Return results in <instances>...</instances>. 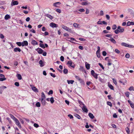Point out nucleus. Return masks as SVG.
<instances>
[{
    "mask_svg": "<svg viewBox=\"0 0 134 134\" xmlns=\"http://www.w3.org/2000/svg\"><path fill=\"white\" fill-rule=\"evenodd\" d=\"M61 26L63 29L67 31L71 32H72L71 29H70L69 27H67L66 26L63 25H62Z\"/></svg>",
    "mask_w": 134,
    "mask_h": 134,
    "instance_id": "1",
    "label": "nucleus"
},
{
    "mask_svg": "<svg viewBox=\"0 0 134 134\" xmlns=\"http://www.w3.org/2000/svg\"><path fill=\"white\" fill-rule=\"evenodd\" d=\"M124 30V29L123 28H122L121 29H120V30H118V29H116L114 31V32L116 34H118L119 32H122Z\"/></svg>",
    "mask_w": 134,
    "mask_h": 134,
    "instance_id": "2",
    "label": "nucleus"
},
{
    "mask_svg": "<svg viewBox=\"0 0 134 134\" xmlns=\"http://www.w3.org/2000/svg\"><path fill=\"white\" fill-rule=\"evenodd\" d=\"M35 50L39 54H42L43 51L41 48H38L35 49Z\"/></svg>",
    "mask_w": 134,
    "mask_h": 134,
    "instance_id": "3",
    "label": "nucleus"
},
{
    "mask_svg": "<svg viewBox=\"0 0 134 134\" xmlns=\"http://www.w3.org/2000/svg\"><path fill=\"white\" fill-rule=\"evenodd\" d=\"M50 26L54 28L57 27L58 25L53 23H51L50 24Z\"/></svg>",
    "mask_w": 134,
    "mask_h": 134,
    "instance_id": "4",
    "label": "nucleus"
},
{
    "mask_svg": "<svg viewBox=\"0 0 134 134\" xmlns=\"http://www.w3.org/2000/svg\"><path fill=\"white\" fill-rule=\"evenodd\" d=\"M15 122L16 124L19 127L21 128V125L19 120L18 119H16L15 120Z\"/></svg>",
    "mask_w": 134,
    "mask_h": 134,
    "instance_id": "5",
    "label": "nucleus"
},
{
    "mask_svg": "<svg viewBox=\"0 0 134 134\" xmlns=\"http://www.w3.org/2000/svg\"><path fill=\"white\" fill-rule=\"evenodd\" d=\"M72 62L71 61H68L67 63V64H69L70 65V66L71 67H72L73 68H74L75 67V65H72Z\"/></svg>",
    "mask_w": 134,
    "mask_h": 134,
    "instance_id": "6",
    "label": "nucleus"
},
{
    "mask_svg": "<svg viewBox=\"0 0 134 134\" xmlns=\"http://www.w3.org/2000/svg\"><path fill=\"white\" fill-rule=\"evenodd\" d=\"M21 43L22 47H24V46H27L28 45V42L26 41H23V42H21Z\"/></svg>",
    "mask_w": 134,
    "mask_h": 134,
    "instance_id": "7",
    "label": "nucleus"
},
{
    "mask_svg": "<svg viewBox=\"0 0 134 134\" xmlns=\"http://www.w3.org/2000/svg\"><path fill=\"white\" fill-rule=\"evenodd\" d=\"M82 110L85 113H87L88 111V110L86 108V107L84 105L82 108Z\"/></svg>",
    "mask_w": 134,
    "mask_h": 134,
    "instance_id": "8",
    "label": "nucleus"
},
{
    "mask_svg": "<svg viewBox=\"0 0 134 134\" xmlns=\"http://www.w3.org/2000/svg\"><path fill=\"white\" fill-rule=\"evenodd\" d=\"M18 4V2L17 1H12L11 3V5L13 6L17 5Z\"/></svg>",
    "mask_w": 134,
    "mask_h": 134,
    "instance_id": "9",
    "label": "nucleus"
},
{
    "mask_svg": "<svg viewBox=\"0 0 134 134\" xmlns=\"http://www.w3.org/2000/svg\"><path fill=\"white\" fill-rule=\"evenodd\" d=\"M60 4H61L60 2H57L53 4V6L55 7H58Z\"/></svg>",
    "mask_w": 134,
    "mask_h": 134,
    "instance_id": "10",
    "label": "nucleus"
},
{
    "mask_svg": "<svg viewBox=\"0 0 134 134\" xmlns=\"http://www.w3.org/2000/svg\"><path fill=\"white\" fill-rule=\"evenodd\" d=\"M14 51L15 52H20L21 51V49L19 48L16 47L14 48Z\"/></svg>",
    "mask_w": 134,
    "mask_h": 134,
    "instance_id": "11",
    "label": "nucleus"
},
{
    "mask_svg": "<svg viewBox=\"0 0 134 134\" xmlns=\"http://www.w3.org/2000/svg\"><path fill=\"white\" fill-rule=\"evenodd\" d=\"M39 63L40 64V66L41 67L44 66V64L42 60H40L39 61Z\"/></svg>",
    "mask_w": 134,
    "mask_h": 134,
    "instance_id": "12",
    "label": "nucleus"
},
{
    "mask_svg": "<svg viewBox=\"0 0 134 134\" xmlns=\"http://www.w3.org/2000/svg\"><path fill=\"white\" fill-rule=\"evenodd\" d=\"M31 43L34 45L37 44V42L34 40H32L31 41Z\"/></svg>",
    "mask_w": 134,
    "mask_h": 134,
    "instance_id": "13",
    "label": "nucleus"
},
{
    "mask_svg": "<svg viewBox=\"0 0 134 134\" xmlns=\"http://www.w3.org/2000/svg\"><path fill=\"white\" fill-rule=\"evenodd\" d=\"M16 77L18 79L20 80L22 79V77L20 74H17L16 75Z\"/></svg>",
    "mask_w": 134,
    "mask_h": 134,
    "instance_id": "14",
    "label": "nucleus"
},
{
    "mask_svg": "<svg viewBox=\"0 0 134 134\" xmlns=\"http://www.w3.org/2000/svg\"><path fill=\"white\" fill-rule=\"evenodd\" d=\"M110 41L113 43L115 44L116 43V42L115 40L113 38L111 37L110 39Z\"/></svg>",
    "mask_w": 134,
    "mask_h": 134,
    "instance_id": "15",
    "label": "nucleus"
},
{
    "mask_svg": "<svg viewBox=\"0 0 134 134\" xmlns=\"http://www.w3.org/2000/svg\"><path fill=\"white\" fill-rule=\"evenodd\" d=\"M10 116L14 121L17 119L12 114H10L9 115Z\"/></svg>",
    "mask_w": 134,
    "mask_h": 134,
    "instance_id": "16",
    "label": "nucleus"
},
{
    "mask_svg": "<svg viewBox=\"0 0 134 134\" xmlns=\"http://www.w3.org/2000/svg\"><path fill=\"white\" fill-rule=\"evenodd\" d=\"M45 15L47 17L51 19H52L53 18V16L50 14H46Z\"/></svg>",
    "mask_w": 134,
    "mask_h": 134,
    "instance_id": "17",
    "label": "nucleus"
},
{
    "mask_svg": "<svg viewBox=\"0 0 134 134\" xmlns=\"http://www.w3.org/2000/svg\"><path fill=\"white\" fill-rule=\"evenodd\" d=\"M41 94H42L41 99H42V100H43V99H45L46 98V96L44 94V93L43 92H42Z\"/></svg>",
    "mask_w": 134,
    "mask_h": 134,
    "instance_id": "18",
    "label": "nucleus"
},
{
    "mask_svg": "<svg viewBox=\"0 0 134 134\" xmlns=\"http://www.w3.org/2000/svg\"><path fill=\"white\" fill-rule=\"evenodd\" d=\"M90 4V2H83L82 3V5H86L87 4Z\"/></svg>",
    "mask_w": 134,
    "mask_h": 134,
    "instance_id": "19",
    "label": "nucleus"
},
{
    "mask_svg": "<svg viewBox=\"0 0 134 134\" xmlns=\"http://www.w3.org/2000/svg\"><path fill=\"white\" fill-rule=\"evenodd\" d=\"M88 115L92 119H93L94 118V116H93V115L91 113H90L88 114Z\"/></svg>",
    "mask_w": 134,
    "mask_h": 134,
    "instance_id": "20",
    "label": "nucleus"
},
{
    "mask_svg": "<svg viewBox=\"0 0 134 134\" xmlns=\"http://www.w3.org/2000/svg\"><path fill=\"white\" fill-rule=\"evenodd\" d=\"M32 90L35 92H38V90L35 87H33L32 88Z\"/></svg>",
    "mask_w": 134,
    "mask_h": 134,
    "instance_id": "21",
    "label": "nucleus"
},
{
    "mask_svg": "<svg viewBox=\"0 0 134 134\" xmlns=\"http://www.w3.org/2000/svg\"><path fill=\"white\" fill-rule=\"evenodd\" d=\"M67 81L68 83L69 84L70 83H71V84H72L74 82V81L73 80H67Z\"/></svg>",
    "mask_w": 134,
    "mask_h": 134,
    "instance_id": "22",
    "label": "nucleus"
},
{
    "mask_svg": "<svg viewBox=\"0 0 134 134\" xmlns=\"http://www.w3.org/2000/svg\"><path fill=\"white\" fill-rule=\"evenodd\" d=\"M96 54L98 57L99 58L100 57V51H97Z\"/></svg>",
    "mask_w": 134,
    "mask_h": 134,
    "instance_id": "23",
    "label": "nucleus"
},
{
    "mask_svg": "<svg viewBox=\"0 0 134 134\" xmlns=\"http://www.w3.org/2000/svg\"><path fill=\"white\" fill-rule=\"evenodd\" d=\"M41 102L42 104L43 105H45L46 104V102L45 101L44 99H43V100L41 99Z\"/></svg>",
    "mask_w": 134,
    "mask_h": 134,
    "instance_id": "24",
    "label": "nucleus"
},
{
    "mask_svg": "<svg viewBox=\"0 0 134 134\" xmlns=\"http://www.w3.org/2000/svg\"><path fill=\"white\" fill-rule=\"evenodd\" d=\"M80 69L82 71L84 72H86V71L84 69V67L80 66Z\"/></svg>",
    "mask_w": 134,
    "mask_h": 134,
    "instance_id": "25",
    "label": "nucleus"
},
{
    "mask_svg": "<svg viewBox=\"0 0 134 134\" xmlns=\"http://www.w3.org/2000/svg\"><path fill=\"white\" fill-rule=\"evenodd\" d=\"M80 82L82 85H84L85 83L84 81L82 79H80L79 80Z\"/></svg>",
    "mask_w": 134,
    "mask_h": 134,
    "instance_id": "26",
    "label": "nucleus"
},
{
    "mask_svg": "<svg viewBox=\"0 0 134 134\" xmlns=\"http://www.w3.org/2000/svg\"><path fill=\"white\" fill-rule=\"evenodd\" d=\"M122 45L126 47H127L129 46V44L124 42H122L121 43Z\"/></svg>",
    "mask_w": 134,
    "mask_h": 134,
    "instance_id": "27",
    "label": "nucleus"
},
{
    "mask_svg": "<svg viewBox=\"0 0 134 134\" xmlns=\"http://www.w3.org/2000/svg\"><path fill=\"white\" fill-rule=\"evenodd\" d=\"M10 18V16L9 15L7 14L5 16V20H8Z\"/></svg>",
    "mask_w": 134,
    "mask_h": 134,
    "instance_id": "28",
    "label": "nucleus"
},
{
    "mask_svg": "<svg viewBox=\"0 0 134 134\" xmlns=\"http://www.w3.org/2000/svg\"><path fill=\"white\" fill-rule=\"evenodd\" d=\"M108 87L111 89L113 90H114V87L111 84H108Z\"/></svg>",
    "mask_w": 134,
    "mask_h": 134,
    "instance_id": "29",
    "label": "nucleus"
},
{
    "mask_svg": "<svg viewBox=\"0 0 134 134\" xmlns=\"http://www.w3.org/2000/svg\"><path fill=\"white\" fill-rule=\"evenodd\" d=\"M74 116L76 117L78 119H80L81 117L78 114H75Z\"/></svg>",
    "mask_w": 134,
    "mask_h": 134,
    "instance_id": "30",
    "label": "nucleus"
},
{
    "mask_svg": "<svg viewBox=\"0 0 134 134\" xmlns=\"http://www.w3.org/2000/svg\"><path fill=\"white\" fill-rule=\"evenodd\" d=\"M86 67V68L88 70L90 68V65L89 64H86L85 65Z\"/></svg>",
    "mask_w": 134,
    "mask_h": 134,
    "instance_id": "31",
    "label": "nucleus"
},
{
    "mask_svg": "<svg viewBox=\"0 0 134 134\" xmlns=\"http://www.w3.org/2000/svg\"><path fill=\"white\" fill-rule=\"evenodd\" d=\"M50 101L51 103L52 104L54 102V98L53 97H52L50 98Z\"/></svg>",
    "mask_w": 134,
    "mask_h": 134,
    "instance_id": "32",
    "label": "nucleus"
},
{
    "mask_svg": "<svg viewBox=\"0 0 134 134\" xmlns=\"http://www.w3.org/2000/svg\"><path fill=\"white\" fill-rule=\"evenodd\" d=\"M74 26L76 27H77L79 26V24L76 23H74L73 24Z\"/></svg>",
    "mask_w": 134,
    "mask_h": 134,
    "instance_id": "33",
    "label": "nucleus"
},
{
    "mask_svg": "<svg viewBox=\"0 0 134 134\" xmlns=\"http://www.w3.org/2000/svg\"><path fill=\"white\" fill-rule=\"evenodd\" d=\"M63 72L65 74H67L68 72V70L66 68H64L63 70Z\"/></svg>",
    "mask_w": 134,
    "mask_h": 134,
    "instance_id": "34",
    "label": "nucleus"
},
{
    "mask_svg": "<svg viewBox=\"0 0 134 134\" xmlns=\"http://www.w3.org/2000/svg\"><path fill=\"white\" fill-rule=\"evenodd\" d=\"M107 104L108 105L110 106L111 107L112 106V104L110 102H107Z\"/></svg>",
    "mask_w": 134,
    "mask_h": 134,
    "instance_id": "35",
    "label": "nucleus"
},
{
    "mask_svg": "<svg viewBox=\"0 0 134 134\" xmlns=\"http://www.w3.org/2000/svg\"><path fill=\"white\" fill-rule=\"evenodd\" d=\"M40 46L41 47L43 48H45V47L44 46V44L41 43H40Z\"/></svg>",
    "mask_w": 134,
    "mask_h": 134,
    "instance_id": "36",
    "label": "nucleus"
},
{
    "mask_svg": "<svg viewBox=\"0 0 134 134\" xmlns=\"http://www.w3.org/2000/svg\"><path fill=\"white\" fill-rule=\"evenodd\" d=\"M16 44L19 46H22L21 42H17L16 43Z\"/></svg>",
    "mask_w": 134,
    "mask_h": 134,
    "instance_id": "37",
    "label": "nucleus"
},
{
    "mask_svg": "<svg viewBox=\"0 0 134 134\" xmlns=\"http://www.w3.org/2000/svg\"><path fill=\"white\" fill-rule=\"evenodd\" d=\"M125 130H126L127 133H128V134L129 133V132H130L129 130V128L128 127H127L126 128Z\"/></svg>",
    "mask_w": 134,
    "mask_h": 134,
    "instance_id": "38",
    "label": "nucleus"
},
{
    "mask_svg": "<svg viewBox=\"0 0 134 134\" xmlns=\"http://www.w3.org/2000/svg\"><path fill=\"white\" fill-rule=\"evenodd\" d=\"M92 76L96 79L98 78V74L95 73L92 75Z\"/></svg>",
    "mask_w": 134,
    "mask_h": 134,
    "instance_id": "39",
    "label": "nucleus"
},
{
    "mask_svg": "<svg viewBox=\"0 0 134 134\" xmlns=\"http://www.w3.org/2000/svg\"><path fill=\"white\" fill-rule=\"evenodd\" d=\"M36 105L37 107H40V102H37L36 104Z\"/></svg>",
    "mask_w": 134,
    "mask_h": 134,
    "instance_id": "40",
    "label": "nucleus"
},
{
    "mask_svg": "<svg viewBox=\"0 0 134 134\" xmlns=\"http://www.w3.org/2000/svg\"><path fill=\"white\" fill-rule=\"evenodd\" d=\"M130 93L129 92H126L125 93V94L126 96L128 97H129Z\"/></svg>",
    "mask_w": 134,
    "mask_h": 134,
    "instance_id": "41",
    "label": "nucleus"
},
{
    "mask_svg": "<svg viewBox=\"0 0 134 134\" xmlns=\"http://www.w3.org/2000/svg\"><path fill=\"white\" fill-rule=\"evenodd\" d=\"M116 27L117 26L116 25H114L112 26V29L114 30L115 29Z\"/></svg>",
    "mask_w": 134,
    "mask_h": 134,
    "instance_id": "42",
    "label": "nucleus"
},
{
    "mask_svg": "<svg viewBox=\"0 0 134 134\" xmlns=\"http://www.w3.org/2000/svg\"><path fill=\"white\" fill-rule=\"evenodd\" d=\"M6 79V78L5 77H2L0 78V81H3L4 80H5Z\"/></svg>",
    "mask_w": 134,
    "mask_h": 134,
    "instance_id": "43",
    "label": "nucleus"
},
{
    "mask_svg": "<svg viewBox=\"0 0 134 134\" xmlns=\"http://www.w3.org/2000/svg\"><path fill=\"white\" fill-rule=\"evenodd\" d=\"M14 85L16 86H17V87H18L19 86V83L18 82H16L15 83H14Z\"/></svg>",
    "mask_w": 134,
    "mask_h": 134,
    "instance_id": "44",
    "label": "nucleus"
},
{
    "mask_svg": "<svg viewBox=\"0 0 134 134\" xmlns=\"http://www.w3.org/2000/svg\"><path fill=\"white\" fill-rule=\"evenodd\" d=\"M50 74L51 75V76H52L54 78V77H55L56 76L54 74H53L52 73H50Z\"/></svg>",
    "mask_w": 134,
    "mask_h": 134,
    "instance_id": "45",
    "label": "nucleus"
},
{
    "mask_svg": "<svg viewBox=\"0 0 134 134\" xmlns=\"http://www.w3.org/2000/svg\"><path fill=\"white\" fill-rule=\"evenodd\" d=\"M125 57L127 58H130V55L128 53H127L125 55Z\"/></svg>",
    "mask_w": 134,
    "mask_h": 134,
    "instance_id": "46",
    "label": "nucleus"
},
{
    "mask_svg": "<svg viewBox=\"0 0 134 134\" xmlns=\"http://www.w3.org/2000/svg\"><path fill=\"white\" fill-rule=\"evenodd\" d=\"M60 60L62 61V62H63L64 61V57H63V56H62L60 57Z\"/></svg>",
    "mask_w": 134,
    "mask_h": 134,
    "instance_id": "47",
    "label": "nucleus"
},
{
    "mask_svg": "<svg viewBox=\"0 0 134 134\" xmlns=\"http://www.w3.org/2000/svg\"><path fill=\"white\" fill-rule=\"evenodd\" d=\"M98 64L103 69H104V67L103 65L101 63H98Z\"/></svg>",
    "mask_w": 134,
    "mask_h": 134,
    "instance_id": "48",
    "label": "nucleus"
},
{
    "mask_svg": "<svg viewBox=\"0 0 134 134\" xmlns=\"http://www.w3.org/2000/svg\"><path fill=\"white\" fill-rule=\"evenodd\" d=\"M113 81V82L114 83L115 85H116L117 84V82L116 81V80L115 79H112Z\"/></svg>",
    "mask_w": 134,
    "mask_h": 134,
    "instance_id": "49",
    "label": "nucleus"
},
{
    "mask_svg": "<svg viewBox=\"0 0 134 134\" xmlns=\"http://www.w3.org/2000/svg\"><path fill=\"white\" fill-rule=\"evenodd\" d=\"M34 126L36 128L38 127H39V125L37 124L34 123Z\"/></svg>",
    "mask_w": 134,
    "mask_h": 134,
    "instance_id": "50",
    "label": "nucleus"
},
{
    "mask_svg": "<svg viewBox=\"0 0 134 134\" xmlns=\"http://www.w3.org/2000/svg\"><path fill=\"white\" fill-rule=\"evenodd\" d=\"M104 15V12L103 11L101 10L100 12V16H102Z\"/></svg>",
    "mask_w": 134,
    "mask_h": 134,
    "instance_id": "51",
    "label": "nucleus"
},
{
    "mask_svg": "<svg viewBox=\"0 0 134 134\" xmlns=\"http://www.w3.org/2000/svg\"><path fill=\"white\" fill-rule=\"evenodd\" d=\"M79 11L80 12H83L85 11V9L83 8H81L79 10Z\"/></svg>",
    "mask_w": 134,
    "mask_h": 134,
    "instance_id": "52",
    "label": "nucleus"
},
{
    "mask_svg": "<svg viewBox=\"0 0 134 134\" xmlns=\"http://www.w3.org/2000/svg\"><path fill=\"white\" fill-rule=\"evenodd\" d=\"M102 54L104 56H106L107 55L106 52L105 51H103L102 52Z\"/></svg>",
    "mask_w": 134,
    "mask_h": 134,
    "instance_id": "53",
    "label": "nucleus"
},
{
    "mask_svg": "<svg viewBox=\"0 0 134 134\" xmlns=\"http://www.w3.org/2000/svg\"><path fill=\"white\" fill-rule=\"evenodd\" d=\"M134 88L133 87V86H131L129 87V90L130 91L133 90H134Z\"/></svg>",
    "mask_w": 134,
    "mask_h": 134,
    "instance_id": "54",
    "label": "nucleus"
},
{
    "mask_svg": "<svg viewBox=\"0 0 134 134\" xmlns=\"http://www.w3.org/2000/svg\"><path fill=\"white\" fill-rule=\"evenodd\" d=\"M79 40L80 41H85V39L82 38H80L79 39Z\"/></svg>",
    "mask_w": 134,
    "mask_h": 134,
    "instance_id": "55",
    "label": "nucleus"
},
{
    "mask_svg": "<svg viewBox=\"0 0 134 134\" xmlns=\"http://www.w3.org/2000/svg\"><path fill=\"white\" fill-rule=\"evenodd\" d=\"M113 118H116L118 117L117 115L115 113L113 115Z\"/></svg>",
    "mask_w": 134,
    "mask_h": 134,
    "instance_id": "56",
    "label": "nucleus"
},
{
    "mask_svg": "<svg viewBox=\"0 0 134 134\" xmlns=\"http://www.w3.org/2000/svg\"><path fill=\"white\" fill-rule=\"evenodd\" d=\"M106 17L108 20H109L110 19V17L108 15H106Z\"/></svg>",
    "mask_w": 134,
    "mask_h": 134,
    "instance_id": "57",
    "label": "nucleus"
},
{
    "mask_svg": "<svg viewBox=\"0 0 134 134\" xmlns=\"http://www.w3.org/2000/svg\"><path fill=\"white\" fill-rule=\"evenodd\" d=\"M68 116L70 119H72L73 118V116L70 114L68 115Z\"/></svg>",
    "mask_w": 134,
    "mask_h": 134,
    "instance_id": "58",
    "label": "nucleus"
},
{
    "mask_svg": "<svg viewBox=\"0 0 134 134\" xmlns=\"http://www.w3.org/2000/svg\"><path fill=\"white\" fill-rule=\"evenodd\" d=\"M56 11L57 12H58L59 13H60L61 12V10L60 9H56Z\"/></svg>",
    "mask_w": 134,
    "mask_h": 134,
    "instance_id": "59",
    "label": "nucleus"
},
{
    "mask_svg": "<svg viewBox=\"0 0 134 134\" xmlns=\"http://www.w3.org/2000/svg\"><path fill=\"white\" fill-rule=\"evenodd\" d=\"M30 31L31 32H32L33 33H36L35 31L33 29H32L31 30H30Z\"/></svg>",
    "mask_w": 134,
    "mask_h": 134,
    "instance_id": "60",
    "label": "nucleus"
},
{
    "mask_svg": "<svg viewBox=\"0 0 134 134\" xmlns=\"http://www.w3.org/2000/svg\"><path fill=\"white\" fill-rule=\"evenodd\" d=\"M112 36V35H109V34H107L105 35V36L107 37H110Z\"/></svg>",
    "mask_w": 134,
    "mask_h": 134,
    "instance_id": "61",
    "label": "nucleus"
},
{
    "mask_svg": "<svg viewBox=\"0 0 134 134\" xmlns=\"http://www.w3.org/2000/svg\"><path fill=\"white\" fill-rule=\"evenodd\" d=\"M115 52L117 53H119L120 52L117 49H115Z\"/></svg>",
    "mask_w": 134,
    "mask_h": 134,
    "instance_id": "62",
    "label": "nucleus"
},
{
    "mask_svg": "<svg viewBox=\"0 0 134 134\" xmlns=\"http://www.w3.org/2000/svg\"><path fill=\"white\" fill-rule=\"evenodd\" d=\"M0 37L1 38H3L4 36L3 34H0Z\"/></svg>",
    "mask_w": 134,
    "mask_h": 134,
    "instance_id": "63",
    "label": "nucleus"
},
{
    "mask_svg": "<svg viewBox=\"0 0 134 134\" xmlns=\"http://www.w3.org/2000/svg\"><path fill=\"white\" fill-rule=\"evenodd\" d=\"M130 25H131V22H130V21H128L127 23V26H129Z\"/></svg>",
    "mask_w": 134,
    "mask_h": 134,
    "instance_id": "64",
    "label": "nucleus"
}]
</instances>
